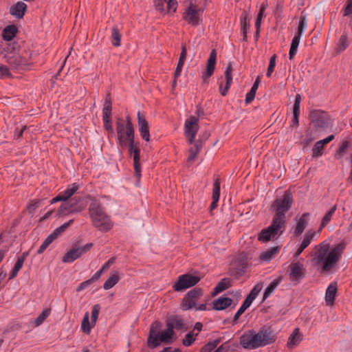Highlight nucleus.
Segmentation results:
<instances>
[{
  "mask_svg": "<svg viewBox=\"0 0 352 352\" xmlns=\"http://www.w3.org/2000/svg\"><path fill=\"white\" fill-rule=\"evenodd\" d=\"M120 280V273L117 271H112L108 278L103 284V289L109 290L113 287Z\"/></svg>",
  "mask_w": 352,
  "mask_h": 352,
  "instance_id": "25",
  "label": "nucleus"
},
{
  "mask_svg": "<svg viewBox=\"0 0 352 352\" xmlns=\"http://www.w3.org/2000/svg\"><path fill=\"white\" fill-rule=\"evenodd\" d=\"M276 55H273L270 58L269 66L267 68V72L266 74L267 77H270L274 70V67L276 66Z\"/></svg>",
  "mask_w": 352,
  "mask_h": 352,
  "instance_id": "56",
  "label": "nucleus"
},
{
  "mask_svg": "<svg viewBox=\"0 0 352 352\" xmlns=\"http://www.w3.org/2000/svg\"><path fill=\"white\" fill-rule=\"evenodd\" d=\"M300 38H301L300 35L296 34L292 39L289 52V59H291V60L294 58V56L296 55V54L297 52L298 47V45L300 43Z\"/></svg>",
  "mask_w": 352,
  "mask_h": 352,
  "instance_id": "38",
  "label": "nucleus"
},
{
  "mask_svg": "<svg viewBox=\"0 0 352 352\" xmlns=\"http://www.w3.org/2000/svg\"><path fill=\"white\" fill-rule=\"evenodd\" d=\"M166 326L170 328L173 331H174V329H180L184 326V322L182 319L178 317H173L166 321Z\"/></svg>",
  "mask_w": 352,
  "mask_h": 352,
  "instance_id": "37",
  "label": "nucleus"
},
{
  "mask_svg": "<svg viewBox=\"0 0 352 352\" xmlns=\"http://www.w3.org/2000/svg\"><path fill=\"white\" fill-rule=\"evenodd\" d=\"M89 214L92 225L98 230L108 232L113 227V223L104 212L101 204L94 200L89 206Z\"/></svg>",
  "mask_w": 352,
  "mask_h": 352,
  "instance_id": "4",
  "label": "nucleus"
},
{
  "mask_svg": "<svg viewBox=\"0 0 352 352\" xmlns=\"http://www.w3.org/2000/svg\"><path fill=\"white\" fill-rule=\"evenodd\" d=\"M167 0H155L154 3L156 9L161 13H165L164 4Z\"/></svg>",
  "mask_w": 352,
  "mask_h": 352,
  "instance_id": "61",
  "label": "nucleus"
},
{
  "mask_svg": "<svg viewBox=\"0 0 352 352\" xmlns=\"http://www.w3.org/2000/svg\"><path fill=\"white\" fill-rule=\"evenodd\" d=\"M80 256L78 251L76 248H72L67 252L63 256L62 261L63 263H72L78 258Z\"/></svg>",
  "mask_w": 352,
  "mask_h": 352,
  "instance_id": "34",
  "label": "nucleus"
},
{
  "mask_svg": "<svg viewBox=\"0 0 352 352\" xmlns=\"http://www.w3.org/2000/svg\"><path fill=\"white\" fill-rule=\"evenodd\" d=\"M283 280V277L282 276H278L269 284L264 292L263 300L267 299L274 292V290L280 284Z\"/></svg>",
  "mask_w": 352,
  "mask_h": 352,
  "instance_id": "28",
  "label": "nucleus"
},
{
  "mask_svg": "<svg viewBox=\"0 0 352 352\" xmlns=\"http://www.w3.org/2000/svg\"><path fill=\"white\" fill-rule=\"evenodd\" d=\"M300 38H301L300 35L296 34L292 39L289 52V59H291V60L294 58V56L296 55V54L297 52L298 47V45L300 43Z\"/></svg>",
  "mask_w": 352,
  "mask_h": 352,
  "instance_id": "39",
  "label": "nucleus"
},
{
  "mask_svg": "<svg viewBox=\"0 0 352 352\" xmlns=\"http://www.w3.org/2000/svg\"><path fill=\"white\" fill-rule=\"evenodd\" d=\"M202 296V291L200 289L195 288L189 291L185 296L180 305V308L184 310L195 309L197 311L206 310V304H198L197 301Z\"/></svg>",
  "mask_w": 352,
  "mask_h": 352,
  "instance_id": "9",
  "label": "nucleus"
},
{
  "mask_svg": "<svg viewBox=\"0 0 352 352\" xmlns=\"http://www.w3.org/2000/svg\"><path fill=\"white\" fill-rule=\"evenodd\" d=\"M285 223L273 218L271 224L260 232L258 240L261 242H268L277 239L285 232Z\"/></svg>",
  "mask_w": 352,
  "mask_h": 352,
  "instance_id": "7",
  "label": "nucleus"
},
{
  "mask_svg": "<svg viewBox=\"0 0 352 352\" xmlns=\"http://www.w3.org/2000/svg\"><path fill=\"white\" fill-rule=\"evenodd\" d=\"M323 146L320 142H316L312 149V156L314 157H318L322 155Z\"/></svg>",
  "mask_w": 352,
  "mask_h": 352,
  "instance_id": "53",
  "label": "nucleus"
},
{
  "mask_svg": "<svg viewBox=\"0 0 352 352\" xmlns=\"http://www.w3.org/2000/svg\"><path fill=\"white\" fill-rule=\"evenodd\" d=\"M93 245L94 244L92 243H89L85 245L84 246L76 248L78 251L80 256L89 251L91 248L93 247Z\"/></svg>",
  "mask_w": 352,
  "mask_h": 352,
  "instance_id": "60",
  "label": "nucleus"
},
{
  "mask_svg": "<svg viewBox=\"0 0 352 352\" xmlns=\"http://www.w3.org/2000/svg\"><path fill=\"white\" fill-rule=\"evenodd\" d=\"M305 272L304 265L300 261L293 262L289 265V277L292 283H298L305 276Z\"/></svg>",
  "mask_w": 352,
  "mask_h": 352,
  "instance_id": "14",
  "label": "nucleus"
},
{
  "mask_svg": "<svg viewBox=\"0 0 352 352\" xmlns=\"http://www.w3.org/2000/svg\"><path fill=\"white\" fill-rule=\"evenodd\" d=\"M268 6L267 1H263L260 6L259 12L255 21V27L256 28V35L259 34L262 19L265 17V11Z\"/></svg>",
  "mask_w": 352,
  "mask_h": 352,
  "instance_id": "31",
  "label": "nucleus"
},
{
  "mask_svg": "<svg viewBox=\"0 0 352 352\" xmlns=\"http://www.w3.org/2000/svg\"><path fill=\"white\" fill-rule=\"evenodd\" d=\"M6 59L8 64L14 69H23L27 65L25 58L17 53L6 56Z\"/></svg>",
  "mask_w": 352,
  "mask_h": 352,
  "instance_id": "18",
  "label": "nucleus"
},
{
  "mask_svg": "<svg viewBox=\"0 0 352 352\" xmlns=\"http://www.w3.org/2000/svg\"><path fill=\"white\" fill-rule=\"evenodd\" d=\"M300 96L297 94L295 98V101L293 107V119L292 125H298V116L300 114Z\"/></svg>",
  "mask_w": 352,
  "mask_h": 352,
  "instance_id": "33",
  "label": "nucleus"
},
{
  "mask_svg": "<svg viewBox=\"0 0 352 352\" xmlns=\"http://www.w3.org/2000/svg\"><path fill=\"white\" fill-rule=\"evenodd\" d=\"M294 203L292 193L285 190L283 195L277 197L272 204V210L275 212L274 219L285 223V213L292 208Z\"/></svg>",
  "mask_w": 352,
  "mask_h": 352,
  "instance_id": "6",
  "label": "nucleus"
},
{
  "mask_svg": "<svg viewBox=\"0 0 352 352\" xmlns=\"http://www.w3.org/2000/svg\"><path fill=\"white\" fill-rule=\"evenodd\" d=\"M216 346L215 342H209L201 348L200 352H219L220 349H215Z\"/></svg>",
  "mask_w": 352,
  "mask_h": 352,
  "instance_id": "54",
  "label": "nucleus"
},
{
  "mask_svg": "<svg viewBox=\"0 0 352 352\" xmlns=\"http://www.w3.org/2000/svg\"><path fill=\"white\" fill-rule=\"evenodd\" d=\"M184 64V62L178 61L176 69H175V72L174 74V78L175 79H177V78H179L181 76V73L182 71Z\"/></svg>",
  "mask_w": 352,
  "mask_h": 352,
  "instance_id": "63",
  "label": "nucleus"
},
{
  "mask_svg": "<svg viewBox=\"0 0 352 352\" xmlns=\"http://www.w3.org/2000/svg\"><path fill=\"white\" fill-rule=\"evenodd\" d=\"M217 58V52L215 50H212L210 54L209 58L207 60V65L206 70L202 74V78L204 81H206L213 74Z\"/></svg>",
  "mask_w": 352,
  "mask_h": 352,
  "instance_id": "17",
  "label": "nucleus"
},
{
  "mask_svg": "<svg viewBox=\"0 0 352 352\" xmlns=\"http://www.w3.org/2000/svg\"><path fill=\"white\" fill-rule=\"evenodd\" d=\"M166 6L168 12H175L177 7V0H167Z\"/></svg>",
  "mask_w": 352,
  "mask_h": 352,
  "instance_id": "57",
  "label": "nucleus"
},
{
  "mask_svg": "<svg viewBox=\"0 0 352 352\" xmlns=\"http://www.w3.org/2000/svg\"><path fill=\"white\" fill-rule=\"evenodd\" d=\"M162 323L158 321L153 322L150 327L147 343L150 348H155L161 343L171 344L175 340V333L170 328L166 327L162 330Z\"/></svg>",
  "mask_w": 352,
  "mask_h": 352,
  "instance_id": "3",
  "label": "nucleus"
},
{
  "mask_svg": "<svg viewBox=\"0 0 352 352\" xmlns=\"http://www.w3.org/2000/svg\"><path fill=\"white\" fill-rule=\"evenodd\" d=\"M351 144L349 140L343 141L336 153V157L341 158L343 154L345 153L347 149L351 146Z\"/></svg>",
  "mask_w": 352,
  "mask_h": 352,
  "instance_id": "48",
  "label": "nucleus"
},
{
  "mask_svg": "<svg viewBox=\"0 0 352 352\" xmlns=\"http://www.w3.org/2000/svg\"><path fill=\"white\" fill-rule=\"evenodd\" d=\"M204 7L200 4L199 0H189V5L184 13V19L188 23L196 26L201 21Z\"/></svg>",
  "mask_w": 352,
  "mask_h": 352,
  "instance_id": "10",
  "label": "nucleus"
},
{
  "mask_svg": "<svg viewBox=\"0 0 352 352\" xmlns=\"http://www.w3.org/2000/svg\"><path fill=\"white\" fill-rule=\"evenodd\" d=\"M302 340V335L298 328H295L288 338L287 346L289 349L296 347Z\"/></svg>",
  "mask_w": 352,
  "mask_h": 352,
  "instance_id": "20",
  "label": "nucleus"
},
{
  "mask_svg": "<svg viewBox=\"0 0 352 352\" xmlns=\"http://www.w3.org/2000/svg\"><path fill=\"white\" fill-rule=\"evenodd\" d=\"M80 188V186L77 183L69 184L66 189L59 192V194L54 197L50 204H54L58 201H66L71 198Z\"/></svg>",
  "mask_w": 352,
  "mask_h": 352,
  "instance_id": "15",
  "label": "nucleus"
},
{
  "mask_svg": "<svg viewBox=\"0 0 352 352\" xmlns=\"http://www.w3.org/2000/svg\"><path fill=\"white\" fill-rule=\"evenodd\" d=\"M197 336V333H195L193 331H190L186 335L185 338L183 339L182 344L185 346H190L195 342Z\"/></svg>",
  "mask_w": 352,
  "mask_h": 352,
  "instance_id": "49",
  "label": "nucleus"
},
{
  "mask_svg": "<svg viewBox=\"0 0 352 352\" xmlns=\"http://www.w3.org/2000/svg\"><path fill=\"white\" fill-rule=\"evenodd\" d=\"M315 236V232L312 230L307 231L304 235L303 240L300 243V245L305 249L311 243Z\"/></svg>",
  "mask_w": 352,
  "mask_h": 352,
  "instance_id": "44",
  "label": "nucleus"
},
{
  "mask_svg": "<svg viewBox=\"0 0 352 352\" xmlns=\"http://www.w3.org/2000/svg\"><path fill=\"white\" fill-rule=\"evenodd\" d=\"M73 222L74 219H70L69 221L56 228L51 234L56 239L59 235L63 233Z\"/></svg>",
  "mask_w": 352,
  "mask_h": 352,
  "instance_id": "43",
  "label": "nucleus"
},
{
  "mask_svg": "<svg viewBox=\"0 0 352 352\" xmlns=\"http://www.w3.org/2000/svg\"><path fill=\"white\" fill-rule=\"evenodd\" d=\"M276 340L273 331L267 328H261L258 331L250 329L245 331L240 337L241 346L247 350H254L272 344Z\"/></svg>",
  "mask_w": 352,
  "mask_h": 352,
  "instance_id": "2",
  "label": "nucleus"
},
{
  "mask_svg": "<svg viewBox=\"0 0 352 352\" xmlns=\"http://www.w3.org/2000/svg\"><path fill=\"white\" fill-rule=\"evenodd\" d=\"M16 28L14 25L7 26L3 31V38L6 41H11L16 33Z\"/></svg>",
  "mask_w": 352,
  "mask_h": 352,
  "instance_id": "40",
  "label": "nucleus"
},
{
  "mask_svg": "<svg viewBox=\"0 0 352 352\" xmlns=\"http://www.w3.org/2000/svg\"><path fill=\"white\" fill-rule=\"evenodd\" d=\"M337 292V284L336 283H331L325 293V302L327 305L331 306L333 304L334 299Z\"/></svg>",
  "mask_w": 352,
  "mask_h": 352,
  "instance_id": "27",
  "label": "nucleus"
},
{
  "mask_svg": "<svg viewBox=\"0 0 352 352\" xmlns=\"http://www.w3.org/2000/svg\"><path fill=\"white\" fill-rule=\"evenodd\" d=\"M118 140L122 147L129 146V153L133 160L135 174L138 177L141 176L140 164V149L139 143L135 142L134 133H118Z\"/></svg>",
  "mask_w": 352,
  "mask_h": 352,
  "instance_id": "5",
  "label": "nucleus"
},
{
  "mask_svg": "<svg viewBox=\"0 0 352 352\" xmlns=\"http://www.w3.org/2000/svg\"><path fill=\"white\" fill-rule=\"evenodd\" d=\"M309 119L311 124L317 130L331 129L334 122L327 112L319 109L311 111Z\"/></svg>",
  "mask_w": 352,
  "mask_h": 352,
  "instance_id": "8",
  "label": "nucleus"
},
{
  "mask_svg": "<svg viewBox=\"0 0 352 352\" xmlns=\"http://www.w3.org/2000/svg\"><path fill=\"white\" fill-rule=\"evenodd\" d=\"M111 41L112 44L118 47L120 45V38L121 34L119 32V30L117 27H113L111 29Z\"/></svg>",
  "mask_w": 352,
  "mask_h": 352,
  "instance_id": "45",
  "label": "nucleus"
},
{
  "mask_svg": "<svg viewBox=\"0 0 352 352\" xmlns=\"http://www.w3.org/2000/svg\"><path fill=\"white\" fill-rule=\"evenodd\" d=\"M93 245L94 244L92 243H89L85 245L84 246L76 248L78 251L80 256L89 251L91 248L93 247Z\"/></svg>",
  "mask_w": 352,
  "mask_h": 352,
  "instance_id": "59",
  "label": "nucleus"
},
{
  "mask_svg": "<svg viewBox=\"0 0 352 352\" xmlns=\"http://www.w3.org/2000/svg\"><path fill=\"white\" fill-rule=\"evenodd\" d=\"M111 110V98L109 94H108L105 98L102 109V121L104 129L112 132Z\"/></svg>",
  "mask_w": 352,
  "mask_h": 352,
  "instance_id": "16",
  "label": "nucleus"
},
{
  "mask_svg": "<svg viewBox=\"0 0 352 352\" xmlns=\"http://www.w3.org/2000/svg\"><path fill=\"white\" fill-rule=\"evenodd\" d=\"M231 286V281L229 278H223L217 285L212 292V296H215L217 294L226 290Z\"/></svg>",
  "mask_w": 352,
  "mask_h": 352,
  "instance_id": "35",
  "label": "nucleus"
},
{
  "mask_svg": "<svg viewBox=\"0 0 352 352\" xmlns=\"http://www.w3.org/2000/svg\"><path fill=\"white\" fill-rule=\"evenodd\" d=\"M39 201L36 200L31 201L28 205V210L30 212H33L38 206Z\"/></svg>",
  "mask_w": 352,
  "mask_h": 352,
  "instance_id": "64",
  "label": "nucleus"
},
{
  "mask_svg": "<svg viewBox=\"0 0 352 352\" xmlns=\"http://www.w3.org/2000/svg\"><path fill=\"white\" fill-rule=\"evenodd\" d=\"M232 64L230 63L227 65V67L226 68L225 73H224L225 78H226V85H225V87L223 88L221 84L219 86L221 94L223 96H226L227 92L229 90V89H230V86H231V84L232 82Z\"/></svg>",
  "mask_w": 352,
  "mask_h": 352,
  "instance_id": "21",
  "label": "nucleus"
},
{
  "mask_svg": "<svg viewBox=\"0 0 352 352\" xmlns=\"http://www.w3.org/2000/svg\"><path fill=\"white\" fill-rule=\"evenodd\" d=\"M350 43V39L349 38L346 32H344L343 34L340 36L338 42V50L341 52L348 47Z\"/></svg>",
  "mask_w": 352,
  "mask_h": 352,
  "instance_id": "41",
  "label": "nucleus"
},
{
  "mask_svg": "<svg viewBox=\"0 0 352 352\" xmlns=\"http://www.w3.org/2000/svg\"><path fill=\"white\" fill-rule=\"evenodd\" d=\"M188 142L192 146L189 148L188 162L192 163L197 157L202 144L208 138V133H186Z\"/></svg>",
  "mask_w": 352,
  "mask_h": 352,
  "instance_id": "11",
  "label": "nucleus"
},
{
  "mask_svg": "<svg viewBox=\"0 0 352 352\" xmlns=\"http://www.w3.org/2000/svg\"><path fill=\"white\" fill-rule=\"evenodd\" d=\"M95 325L96 324H94L92 323L91 320L89 321V313L86 312L84 314V316H83V318H82V320L81 322V326H80L81 331L83 333H85V334L89 335L91 333L92 328H94L95 327Z\"/></svg>",
  "mask_w": 352,
  "mask_h": 352,
  "instance_id": "32",
  "label": "nucleus"
},
{
  "mask_svg": "<svg viewBox=\"0 0 352 352\" xmlns=\"http://www.w3.org/2000/svg\"><path fill=\"white\" fill-rule=\"evenodd\" d=\"M343 15L348 17L352 15V0H348L347 4L344 10Z\"/></svg>",
  "mask_w": 352,
  "mask_h": 352,
  "instance_id": "62",
  "label": "nucleus"
},
{
  "mask_svg": "<svg viewBox=\"0 0 352 352\" xmlns=\"http://www.w3.org/2000/svg\"><path fill=\"white\" fill-rule=\"evenodd\" d=\"M232 300L228 297H219L212 302V309L214 310H223L230 307Z\"/></svg>",
  "mask_w": 352,
  "mask_h": 352,
  "instance_id": "26",
  "label": "nucleus"
},
{
  "mask_svg": "<svg viewBox=\"0 0 352 352\" xmlns=\"http://www.w3.org/2000/svg\"><path fill=\"white\" fill-rule=\"evenodd\" d=\"M199 280L200 278L197 275L183 274L178 277L173 287L176 292L183 291L195 285Z\"/></svg>",
  "mask_w": 352,
  "mask_h": 352,
  "instance_id": "12",
  "label": "nucleus"
},
{
  "mask_svg": "<svg viewBox=\"0 0 352 352\" xmlns=\"http://www.w3.org/2000/svg\"><path fill=\"white\" fill-rule=\"evenodd\" d=\"M138 124L140 132H148V122L145 115L140 112H138Z\"/></svg>",
  "mask_w": 352,
  "mask_h": 352,
  "instance_id": "36",
  "label": "nucleus"
},
{
  "mask_svg": "<svg viewBox=\"0 0 352 352\" xmlns=\"http://www.w3.org/2000/svg\"><path fill=\"white\" fill-rule=\"evenodd\" d=\"M262 284L261 283H257L256 284L252 289L251 290L250 293L249 294V296H252L253 298H256L259 294V292L262 289Z\"/></svg>",
  "mask_w": 352,
  "mask_h": 352,
  "instance_id": "58",
  "label": "nucleus"
},
{
  "mask_svg": "<svg viewBox=\"0 0 352 352\" xmlns=\"http://www.w3.org/2000/svg\"><path fill=\"white\" fill-rule=\"evenodd\" d=\"M51 311L50 309H44L41 314L35 319L34 324L35 327L40 326L45 320L50 315Z\"/></svg>",
  "mask_w": 352,
  "mask_h": 352,
  "instance_id": "46",
  "label": "nucleus"
},
{
  "mask_svg": "<svg viewBox=\"0 0 352 352\" xmlns=\"http://www.w3.org/2000/svg\"><path fill=\"white\" fill-rule=\"evenodd\" d=\"M336 210V206H333L324 216L322 219L320 230L324 228L331 220V218Z\"/></svg>",
  "mask_w": 352,
  "mask_h": 352,
  "instance_id": "42",
  "label": "nucleus"
},
{
  "mask_svg": "<svg viewBox=\"0 0 352 352\" xmlns=\"http://www.w3.org/2000/svg\"><path fill=\"white\" fill-rule=\"evenodd\" d=\"M28 255H29V252H25L23 253V254L21 256L18 257L13 268L12 269V270L10 273L9 280L12 279L17 276L18 272L22 268L23 263Z\"/></svg>",
  "mask_w": 352,
  "mask_h": 352,
  "instance_id": "24",
  "label": "nucleus"
},
{
  "mask_svg": "<svg viewBox=\"0 0 352 352\" xmlns=\"http://www.w3.org/2000/svg\"><path fill=\"white\" fill-rule=\"evenodd\" d=\"M344 247L343 243L331 246L328 242L322 241L314 247L312 262L322 272H331L342 258Z\"/></svg>",
  "mask_w": 352,
  "mask_h": 352,
  "instance_id": "1",
  "label": "nucleus"
},
{
  "mask_svg": "<svg viewBox=\"0 0 352 352\" xmlns=\"http://www.w3.org/2000/svg\"><path fill=\"white\" fill-rule=\"evenodd\" d=\"M250 18L248 16V14L244 12H243L241 16V31L243 32V34H244V36H245L247 29L250 27Z\"/></svg>",
  "mask_w": 352,
  "mask_h": 352,
  "instance_id": "47",
  "label": "nucleus"
},
{
  "mask_svg": "<svg viewBox=\"0 0 352 352\" xmlns=\"http://www.w3.org/2000/svg\"><path fill=\"white\" fill-rule=\"evenodd\" d=\"M308 217L309 213H304L301 217L296 219L297 223L294 230L296 234L300 235L303 232L307 223Z\"/></svg>",
  "mask_w": 352,
  "mask_h": 352,
  "instance_id": "29",
  "label": "nucleus"
},
{
  "mask_svg": "<svg viewBox=\"0 0 352 352\" xmlns=\"http://www.w3.org/2000/svg\"><path fill=\"white\" fill-rule=\"evenodd\" d=\"M100 310V306L98 304L94 305L91 309V320L94 324H96L98 318L99 313Z\"/></svg>",
  "mask_w": 352,
  "mask_h": 352,
  "instance_id": "52",
  "label": "nucleus"
},
{
  "mask_svg": "<svg viewBox=\"0 0 352 352\" xmlns=\"http://www.w3.org/2000/svg\"><path fill=\"white\" fill-rule=\"evenodd\" d=\"M307 23L305 16H300L298 28V32L296 34L302 36L304 31L307 28Z\"/></svg>",
  "mask_w": 352,
  "mask_h": 352,
  "instance_id": "55",
  "label": "nucleus"
},
{
  "mask_svg": "<svg viewBox=\"0 0 352 352\" xmlns=\"http://www.w3.org/2000/svg\"><path fill=\"white\" fill-rule=\"evenodd\" d=\"M117 132H134L131 118L127 116L126 119L119 118L116 121Z\"/></svg>",
  "mask_w": 352,
  "mask_h": 352,
  "instance_id": "19",
  "label": "nucleus"
},
{
  "mask_svg": "<svg viewBox=\"0 0 352 352\" xmlns=\"http://www.w3.org/2000/svg\"><path fill=\"white\" fill-rule=\"evenodd\" d=\"M26 9L27 5L22 1H19L11 6L10 13L17 19H21L23 17Z\"/></svg>",
  "mask_w": 352,
  "mask_h": 352,
  "instance_id": "23",
  "label": "nucleus"
},
{
  "mask_svg": "<svg viewBox=\"0 0 352 352\" xmlns=\"http://www.w3.org/2000/svg\"><path fill=\"white\" fill-rule=\"evenodd\" d=\"M280 249L279 246H276L267 250L261 254L260 259L265 262L271 261L278 254Z\"/></svg>",
  "mask_w": 352,
  "mask_h": 352,
  "instance_id": "30",
  "label": "nucleus"
},
{
  "mask_svg": "<svg viewBox=\"0 0 352 352\" xmlns=\"http://www.w3.org/2000/svg\"><path fill=\"white\" fill-rule=\"evenodd\" d=\"M201 111L197 110V116H191L186 119L184 124L185 132H197L198 131V117Z\"/></svg>",
  "mask_w": 352,
  "mask_h": 352,
  "instance_id": "22",
  "label": "nucleus"
},
{
  "mask_svg": "<svg viewBox=\"0 0 352 352\" xmlns=\"http://www.w3.org/2000/svg\"><path fill=\"white\" fill-rule=\"evenodd\" d=\"M80 199H72L67 203L62 204L58 209L57 214L58 216H65L69 214L80 213L85 208V206L78 205Z\"/></svg>",
  "mask_w": 352,
  "mask_h": 352,
  "instance_id": "13",
  "label": "nucleus"
},
{
  "mask_svg": "<svg viewBox=\"0 0 352 352\" xmlns=\"http://www.w3.org/2000/svg\"><path fill=\"white\" fill-rule=\"evenodd\" d=\"M220 197V182L219 179L214 180L212 188V200L219 201Z\"/></svg>",
  "mask_w": 352,
  "mask_h": 352,
  "instance_id": "50",
  "label": "nucleus"
},
{
  "mask_svg": "<svg viewBox=\"0 0 352 352\" xmlns=\"http://www.w3.org/2000/svg\"><path fill=\"white\" fill-rule=\"evenodd\" d=\"M54 240V237L52 234H50L41 245L37 251L38 254H42Z\"/></svg>",
  "mask_w": 352,
  "mask_h": 352,
  "instance_id": "51",
  "label": "nucleus"
}]
</instances>
